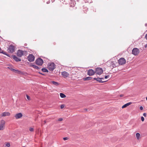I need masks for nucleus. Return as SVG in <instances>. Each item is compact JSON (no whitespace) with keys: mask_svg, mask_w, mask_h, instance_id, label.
Instances as JSON below:
<instances>
[{"mask_svg":"<svg viewBox=\"0 0 147 147\" xmlns=\"http://www.w3.org/2000/svg\"><path fill=\"white\" fill-rule=\"evenodd\" d=\"M139 53V49L136 48H134L132 50V54L135 55H137Z\"/></svg>","mask_w":147,"mask_h":147,"instance_id":"423d86ee","label":"nucleus"},{"mask_svg":"<svg viewBox=\"0 0 147 147\" xmlns=\"http://www.w3.org/2000/svg\"><path fill=\"white\" fill-rule=\"evenodd\" d=\"M7 68L9 69L10 70H11V71H12V70L13 69V68H12V67H8Z\"/></svg>","mask_w":147,"mask_h":147,"instance_id":"f704fd0d","label":"nucleus"},{"mask_svg":"<svg viewBox=\"0 0 147 147\" xmlns=\"http://www.w3.org/2000/svg\"><path fill=\"white\" fill-rule=\"evenodd\" d=\"M71 1H72V0H71ZM73 0H72V1H73Z\"/></svg>","mask_w":147,"mask_h":147,"instance_id":"603ef678","label":"nucleus"},{"mask_svg":"<svg viewBox=\"0 0 147 147\" xmlns=\"http://www.w3.org/2000/svg\"><path fill=\"white\" fill-rule=\"evenodd\" d=\"M29 130L31 131H34V129L32 127H30L29 128Z\"/></svg>","mask_w":147,"mask_h":147,"instance_id":"cd10ccee","label":"nucleus"},{"mask_svg":"<svg viewBox=\"0 0 147 147\" xmlns=\"http://www.w3.org/2000/svg\"><path fill=\"white\" fill-rule=\"evenodd\" d=\"M140 109L141 110H142L143 109V107L142 106H140Z\"/></svg>","mask_w":147,"mask_h":147,"instance_id":"a19ab883","label":"nucleus"},{"mask_svg":"<svg viewBox=\"0 0 147 147\" xmlns=\"http://www.w3.org/2000/svg\"><path fill=\"white\" fill-rule=\"evenodd\" d=\"M143 115L144 117H146V113H143Z\"/></svg>","mask_w":147,"mask_h":147,"instance_id":"58836bf2","label":"nucleus"},{"mask_svg":"<svg viewBox=\"0 0 147 147\" xmlns=\"http://www.w3.org/2000/svg\"><path fill=\"white\" fill-rule=\"evenodd\" d=\"M30 67H32L35 69L38 70L40 69V68L36 65L33 64H31L30 65Z\"/></svg>","mask_w":147,"mask_h":147,"instance_id":"f3484780","label":"nucleus"},{"mask_svg":"<svg viewBox=\"0 0 147 147\" xmlns=\"http://www.w3.org/2000/svg\"><path fill=\"white\" fill-rule=\"evenodd\" d=\"M51 82L53 84L56 86H57L59 85V83L58 82L54 81H52Z\"/></svg>","mask_w":147,"mask_h":147,"instance_id":"4be33fe9","label":"nucleus"},{"mask_svg":"<svg viewBox=\"0 0 147 147\" xmlns=\"http://www.w3.org/2000/svg\"><path fill=\"white\" fill-rule=\"evenodd\" d=\"M13 59L16 62L21 61V59L15 55L13 56Z\"/></svg>","mask_w":147,"mask_h":147,"instance_id":"2eb2a0df","label":"nucleus"},{"mask_svg":"<svg viewBox=\"0 0 147 147\" xmlns=\"http://www.w3.org/2000/svg\"><path fill=\"white\" fill-rule=\"evenodd\" d=\"M145 25L146 26H147V23H146L145 24Z\"/></svg>","mask_w":147,"mask_h":147,"instance_id":"de8ad7c7","label":"nucleus"},{"mask_svg":"<svg viewBox=\"0 0 147 147\" xmlns=\"http://www.w3.org/2000/svg\"><path fill=\"white\" fill-rule=\"evenodd\" d=\"M0 53H3L5 55H6L7 56L9 57V55L7 54L6 52H5V51H3L2 50L0 47Z\"/></svg>","mask_w":147,"mask_h":147,"instance_id":"a211bd4d","label":"nucleus"},{"mask_svg":"<svg viewBox=\"0 0 147 147\" xmlns=\"http://www.w3.org/2000/svg\"><path fill=\"white\" fill-rule=\"evenodd\" d=\"M35 63L37 65L41 66L42 65L43 61L41 58H38L36 60Z\"/></svg>","mask_w":147,"mask_h":147,"instance_id":"f03ea898","label":"nucleus"},{"mask_svg":"<svg viewBox=\"0 0 147 147\" xmlns=\"http://www.w3.org/2000/svg\"><path fill=\"white\" fill-rule=\"evenodd\" d=\"M12 71H13L14 72H15V73H17V72L18 73V72L19 71L18 70H16L14 69H13Z\"/></svg>","mask_w":147,"mask_h":147,"instance_id":"bb28decb","label":"nucleus"},{"mask_svg":"<svg viewBox=\"0 0 147 147\" xmlns=\"http://www.w3.org/2000/svg\"><path fill=\"white\" fill-rule=\"evenodd\" d=\"M61 74L64 78L67 77L69 76V74L65 71L62 72Z\"/></svg>","mask_w":147,"mask_h":147,"instance_id":"4468645a","label":"nucleus"},{"mask_svg":"<svg viewBox=\"0 0 147 147\" xmlns=\"http://www.w3.org/2000/svg\"><path fill=\"white\" fill-rule=\"evenodd\" d=\"M104 79V78H94V80H96L97 81L99 82L100 83H103L106 82V81H102V80H103Z\"/></svg>","mask_w":147,"mask_h":147,"instance_id":"f8f14e48","label":"nucleus"},{"mask_svg":"<svg viewBox=\"0 0 147 147\" xmlns=\"http://www.w3.org/2000/svg\"><path fill=\"white\" fill-rule=\"evenodd\" d=\"M108 66L111 68L112 69L114 67H115L116 65L115 64L114 61H109L107 62Z\"/></svg>","mask_w":147,"mask_h":147,"instance_id":"39448f33","label":"nucleus"},{"mask_svg":"<svg viewBox=\"0 0 147 147\" xmlns=\"http://www.w3.org/2000/svg\"><path fill=\"white\" fill-rule=\"evenodd\" d=\"M88 9L87 7H83V11H84V12L85 13H86L87 12V10Z\"/></svg>","mask_w":147,"mask_h":147,"instance_id":"a878e982","label":"nucleus"},{"mask_svg":"<svg viewBox=\"0 0 147 147\" xmlns=\"http://www.w3.org/2000/svg\"><path fill=\"white\" fill-rule=\"evenodd\" d=\"M124 96V95L123 94H120V97H122L123 96Z\"/></svg>","mask_w":147,"mask_h":147,"instance_id":"79ce46f5","label":"nucleus"},{"mask_svg":"<svg viewBox=\"0 0 147 147\" xmlns=\"http://www.w3.org/2000/svg\"><path fill=\"white\" fill-rule=\"evenodd\" d=\"M118 62L120 65H123L125 63L126 60L124 58H121L118 60Z\"/></svg>","mask_w":147,"mask_h":147,"instance_id":"6e6552de","label":"nucleus"},{"mask_svg":"<svg viewBox=\"0 0 147 147\" xmlns=\"http://www.w3.org/2000/svg\"><path fill=\"white\" fill-rule=\"evenodd\" d=\"M5 123V122L4 120H2L1 121L0 124V130H2L4 129V127Z\"/></svg>","mask_w":147,"mask_h":147,"instance_id":"9b49d317","label":"nucleus"},{"mask_svg":"<svg viewBox=\"0 0 147 147\" xmlns=\"http://www.w3.org/2000/svg\"><path fill=\"white\" fill-rule=\"evenodd\" d=\"M88 111V109H84V111Z\"/></svg>","mask_w":147,"mask_h":147,"instance_id":"37998d69","label":"nucleus"},{"mask_svg":"<svg viewBox=\"0 0 147 147\" xmlns=\"http://www.w3.org/2000/svg\"><path fill=\"white\" fill-rule=\"evenodd\" d=\"M64 106H65L64 105H63V104L61 105V109H63L64 107Z\"/></svg>","mask_w":147,"mask_h":147,"instance_id":"7c9ffc66","label":"nucleus"},{"mask_svg":"<svg viewBox=\"0 0 147 147\" xmlns=\"http://www.w3.org/2000/svg\"><path fill=\"white\" fill-rule=\"evenodd\" d=\"M103 72V70L101 68L98 67L96 68L95 70V73L96 74L100 75Z\"/></svg>","mask_w":147,"mask_h":147,"instance_id":"f257e3e1","label":"nucleus"},{"mask_svg":"<svg viewBox=\"0 0 147 147\" xmlns=\"http://www.w3.org/2000/svg\"><path fill=\"white\" fill-rule=\"evenodd\" d=\"M38 73H39L40 74H41V75H43V76H45V74H42V73H41V72H38Z\"/></svg>","mask_w":147,"mask_h":147,"instance_id":"ea45409f","label":"nucleus"},{"mask_svg":"<svg viewBox=\"0 0 147 147\" xmlns=\"http://www.w3.org/2000/svg\"><path fill=\"white\" fill-rule=\"evenodd\" d=\"M109 75H107V76H106L105 77V79H107V78H109Z\"/></svg>","mask_w":147,"mask_h":147,"instance_id":"473e14b6","label":"nucleus"},{"mask_svg":"<svg viewBox=\"0 0 147 147\" xmlns=\"http://www.w3.org/2000/svg\"><path fill=\"white\" fill-rule=\"evenodd\" d=\"M144 117H141V120L142 121H143L144 120Z\"/></svg>","mask_w":147,"mask_h":147,"instance_id":"c9c22d12","label":"nucleus"},{"mask_svg":"<svg viewBox=\"0 0 147 147\" xmlns=\"http://www.w3.org/2000/svg\"><path fill=\"white\" fill-rule=\"evenodd\" d=\"M131 103H132L131 102H129L127 103L124 105H123L122 106V108H125V107H127V106H128L129 105L131 104Z\"/></svg>","mask_w":147,"mask_h":147,"instance_id":"6ab92c4d","label":"nucleus"},{"mask_svg":"<svg viewBox=\"0 0 147 147\" xmlns=\"http://www.w3.org/2000/svg\"><path fill=\"white\" fill-rule=\"evenodd\" d=\"M27 59L28 61L32 62L34 61L35 57L32 54H30L28 57Z\"/></svg>","mask_w":147,"mask_h":147,"instance_id":"20e7f679","label":"nucleus"},{"mask_svg":"<svg viewBox=\"0 0 147 147\" xmlns=\"http://www.w3.org/2000/svg\"><path fill=\"white\" fill-rule=\"evenodd\" d=\"M68 139V138L67 137H64L63 138V139L64 140H67Z\"/></svg>","mask_w":147,"mask_h":147,"instance_id":"e433bc0d","label":"nucleus"},{"mask_svg":"<svg viewBox=\"0 0 147 147\" xmlns=\"http://www.w3.org/2000/svg\"><path fill=\"white\" fill-rule=\"evenodd\" d=\"M25 52V51L19 50L17 51V55L18 57H21L24 55V53Z\"/></svg>","mask_w":147,"mask_h":147,"instance_id":"0eeeda50","label":"nucleus"},{"mask_svg":"<svg viewBox=\"0 0 147 147\" xmlns=\"http://www.w3.org/2000/svg\"><path fill=\"white\" fill-rule=\"evenodd\" d=\"M83 0L84 1V2L86 3H88L89 2L90 3V1H89V0Z\"/></svg>","mask_w":147,"mask_h":147,"instance_id":"2f4dec72","label":"nucleus"},{"mask_svg":"<svg viewBox=\"0 0 147 147\" xmlns=\"http://www.w3.org/2000/svg\"><path fill=\"white\" fill-rule=\"evenodd\" d=\"M47 1L46 3L47 4H49L50 3V0H48L47 1Z\"/></svg>","mask_w":147,"mask_h":147,"instance_id":"72a5a7b5","label":"nucleus"},{"mask_svg":"<svg viewBox=\"0 0 147 147\" xmlns=\"http://www.w3.org/2000/svg\"><path fill=\"white\" fill-rule=\"evenodd\" d=\"M95 73V71L92 69H89L88 71L87 74L90 76H93Z\"/></svg>","mask_w":147,"mask_h":147,"instance_id":"9d476101","label":"nucleus"},{"mask_svg":"<svg viewBox=\"0 0 147 147\" xmlns=\"http://www.w3.org/2000/svg\"><path fill=\"white\" fill-rule=\"evenodd\" d=\"M96 12V9H94L93 11H91L90 13V15L91 16L94 15V12Z\"/></svg>","mask_w":147,"mask_h":147,"instance_id":"412c9836","label":"nucleus"},{"mask_svg":"<svg viewBox=\"0 0 147 147\" xmlns=\"http://www.w3.org/2000/svg\"><path fill=\"white\" fill-rule=\"evenodd\" d=\"M22 116V114L21 113H19L16 114L15 116V117L16 119H19L21 118Z\"/></svg>","mask_w":147,"mask_h":147,"instance_id":"ddd939ff","label":"nucleus"},{"mask_svg":"<svg viewBox=\"0 0 147 147\" xmlns=\"http://www.w3.org/2000/svg\"><path fill=\"white\" fill-rule=\"evenodd\" d=\"M10 113L8 112H3L1 116L4 117L7 116H9L10 115Z\"/></svg>","mask_w":147,"mask_h":147,"instance_id":"dca6fc26","label":"nucleus"},{"mask_svg":"<svg viewBox=\"0 0 147 147\" xmlns=\"http://www.w3.org/2000/svg\"><path fill=\"white\" fill-rule=\"evenodd\" d=\"M55 68V64L53 63H51L48 65V68L50 71H53Z\"/></svg>","mask_w":147,"mask_h":147,"instance_id":"7ed1b4c3","label":"nucleus"},{"mask_svg":"<svg viewBox=\"0 0 147 147\" xmlns=\"http://www.w3.org/2000/svg\"><path fill=\"white\" fill-rule=\"evenodd\" d=\"M48 0H42V1L43 2H45L46 1H47Z\"/></svg>","mask_w":147,"mask_h":147,"instance_id":"49530a36","label":"nucleus"},{"mask_svg":"<svg viewBox=\"0 0 147 147\" xmlns=\"http://www.w3.org/2000/svg\"><path fill=\"white\" fill-rule=\"evenodd\" d=\"M14 51V48L13 46L10 45L8 49V51L10 53H13Z\"/></svg>","mask_w":147,"mask_h":147,"instance_id":"1a4fd4ad","label":"nucleus"},{"mask_svg":"<svg viewBox=\"0 0 147 147\" xmlns=\"http://www.w3.org/2000/svg\"><path fill=\"white\" fill-rule=\"evenodd\" d=\"M22 147H25V146H23Z\"/></svg>","mask_w":147,"mask_h":147,"instance_id":"3c124183","label":"nucleus"},{"mask_svg":"<svg viewBox=\"0 0 147 147\" xmlns=\"http://www.w3.org/2000/svg\"><path fill=\"white\" fill-rule=\"evenodd\" d=\"M92 78L91 77H87L83 78V79L84 81L89 80H91Z\"/></svg>","mask_w":147,"mask_h":147,"instance_id":"aec40b11","label":"nucleus"},{"mask_svg":"<svg viewBox=\"0 0 147 147\" xmlns=\"http://www.w3.org/2000/svg\"><path fill=\"white\" fill-rule=\"evenodd\" d=\"M63 120V119L62 118H59L58 119V121H61Z\"/></svg>","mask_w":147,"mask_h":147,"instance_id":"4c0bfd02","label":"nucleus"},{"mask_svg":"<svg viewBox=\"0 0 147 147\" xmlns=\"http://www.w3.org/2000/svg\"><path fill=\"white\" fill-rule=\"evenodd\" d=\"M140 136V134L139 133H137L136 134V136L137 139L138 140Z\"/></svg>","mask_w":147,"mask_h":147,"instance_id":"393cba45","label":"nucleus"},{"mask_svg":"<svg viewBox=\"0 0 147 147\" xmlns=\"http://www.w3.org/2000/svg\"><path fill=\"white\" fill-rule=\"evenodd\" d=\"M145 38L147 40V34L145 35Z\"/></svg>","mask_w":147,"mask_h":147,"instance_id":"c03bdc74","label":"nucleus"},{"mask_svg":"<svg viewBox=\"0 0 147 147\" xmlns=\"http://www.w3.org/2000/svg\"><path fill=\"white\" fill-rule=\"evenodd\" d=\"M26 97H27V99L28 100H30V97L28 95H26Z\"/></svg>","mask_w":147,"mask_h":147,"instance_id":"c85d7f7f","label":"nucleus"},{"mask_svg":"<svg viewBox=\"0 0 147 147\" xmlns=\"http://www.w3.org/2000/svg\"><path fill=\"white\" fill-rule=\"evenodd\" d=\"M44 122L45 123H46V121H44Z\"/></svg>","mask_w":147,"mask_h":147,"instance_id":"8fccbe9b","label":"nucleus"},{"mask_svg":"<svg viewBox=\"0 0 147 147\" xmlns=\"http://www.w3.org/2000/svg\"><path fill=\"white\" fill-rule=\"evenodd\" d=\"M146 47H147V44L145 45V47L146 48Z\"/></svg>","mask_w":147,"mask_h":147,"instance_id":"09e8293b","label":"nucleus"},{"mask_svg":"<svg viewBox=\"0 0 147 147\" xmlns=\"http://www.w3.org/2000/svg\"><path fill=\"white\" fill-rule=\"evenodd\" d=\"M60 97L62 98H64L66 97L65 95L63 93H60Z\"/></svg>","mask_w":147,"mask_h":147,"instance_id":"b1692460","label":"nucleus"},{"mask_svg":"<svg viewBox=\"0 0 147 147\" xmlns=\"http://www.w3.org/2000/svg\"><path fill=\"white\" fill-rule=\"evenodd\" d=\"M6 146L8 147H9L10 146V144L9 143H7L6 144Z\"/></svg>","mask_w":147,"mask_h":147,"instance_id":"c756f323","label":"nucleus"},{"mask_svg":"<svg viewBox=\"0 0 147 147\" xmlns=\"http://www.w3.org/2000/svg\"><path fill=\"white\" fill-rule=\"evenodd\" d=\"M42 71L44 72H48V70L46 68H44L41 69Z\"/></svg>","mask_w":147,"mask_h":147,"instance_id":"5701e85b","label":"nucleus"},{"mask_svg":"<svg viewBox=\"0 0 147 147\" xmlns=\"http://www.w3.org/2000/svg\"><path fill=\"white\" fill-rule=\"evenodd\" d=\"M55 0H51V1L52 3L54 2Z\"/></svg>","mask_w":147,"mask_h":147,"instance_id":"a18cd8bd","label":"nucleus"}]
</instances>
